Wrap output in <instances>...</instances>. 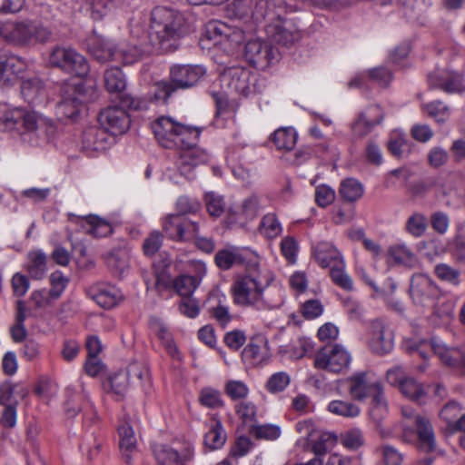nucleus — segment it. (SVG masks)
<instances>
[{
  "label": "nucleus",
  "mask_w": 465,
  "mask_h": 465,
  "mask_svg": "<svg viewBox=\"0 0 465 465\" xmlns=\"http://www.w3.org/2000/svg\"><path fill=\"white\" fill-rule=\"evenodd\" d=\"M272 277L254 270L235 280L232 294L235 304L252 307L259 311L274 310L283 303L280 287L268 288Z\"/></svg>",
  "instance_id": "obj_1"
},
{
  "label": "nucleus",
  "mask_w": 465,
  "mask_h": 465,
  "mask_svg": "<svg viewBox=\"0 0 465 465\" xmlns=\"http://www.w3.org/2000/svg\"><path fill=\"white\" fill-rule=\"evenodd\" d=\"M186 33L183 15L173 9L158 6L151 15L147 39L154 50L172 52L177 48L178 40Z\"/></svg>",
  "instance_id": "obj_2"
},
{
  "label": "nucleus",
  "mask_w": 465,
  "mask_h": 465,
  "mask_svg": "<svg viewBox=\"0 0 465 465\" xmlns=\"http://www.w3.org/2000/svg\"><path fill=\"white\" fill-rule=\"evenodd\" d=\"M0 36L15 46L29 47L51 41L53 32L36 20H6L0 22Z\"/></svg>",
  "instance_id": "obj_3"
},
{
  "label": "nucleus",
  "mask_w": 465,
  "mask_h": 465,
  "mask_svg": "<svg viewBox=\"0 0 465 465\" xmlns=\"http://www.w3.org/2000/svg\"><path fill=\"white\" fill-rule=\"evenodd\" d=\"M152 130L158 143L165 148L176 149L185 143H197L201 131L175 122L173 118L161 116L152 124Z\"/></svg>",
  "instance_id": "obj_4"
},
{
  "label": "nucleus",
  "mask_w": 465,
  "mask_h": 465,
  "mask_svg": "<svg viewBox=\"0 0 465 465\" xmlns=\"http://www.w3.org/2000/svg\"><path fill=\"white\" fill-rule=\"evenodd\" d=\"M61 100L57 104V115L64 119H74L84 104L88 101L87 90L80 79L63 84L60 90Z\"/></svg>",
  "instance_id": "obj_5"
},
{
  "label": "nucleus",
  "mask_w": 465,
  "mask_h": 465,
  "mask_svg": "<svg viewBox=\"0 0 465 465\" xmlns=\"http://www.w3.org/2000/svg\"><path fill=\"white\" fill-rule=\"evenodd\" d=\"M49 64L77 77H84L89 72L84 56L70 47H54L49 55Z\"/></svg>",
  "instance_id": "obj_6"
},
{
  "label": "nucleus",
  "mask_w": 465,
  "mask_h": 465,
  "mask_svg": "<svg viewBox=\"0 0 465 465\" xmlns=\"http://www.w3.org/2000/svg\"><path fill=\"white\" fill-rule=\"evenodd\" d=\"M351 355L340 344H328L320 349L314 357V367L330 372L340 373L349 368Z\"/></svg>",
  "instance_id": "obj_7"
},
{
  "label": "nucleus",
  "mask_w": 465,
  "mask_h": 465,
  "mask_svg": "<svg viewBox=\"0 0 465 465\" xmlns=\"http://www.w3.org/2000/svg\"><path fill=\"white\" fill-rule=\"evenodd\" d=\"M178 158L175 166L179 173L187 180L196 177V168L209 160L208 153L196 146V143L186 142L184 146H179Z\"/></svg>",
  "instance_id": "obj_8"
},
{
  "label": "nucleus",
  "mask_w": 465,
  "mask_h": 465,
  "mask_svg": "<svg viewBox=\"0 0 465 465\" xmlns=\"http://www.w3.org/2000/svg\"><path fill=\"white\" fill-rule=\"evenodd\" d=\"M166 236L174 242H193L200 233V224L183 214H172L163 222Z\"/></svg>",
  "instance_id": "obj_9"
},
{
  "label": "nucleus",
  "mask_w": 465,
  "mask_h": 465,
  "mask_svg": "<svg viewBox=\"0 0 465 465\" xmlns=\"http://www.w3.org/2000/svg\"><path fill=\"white\" fill-rule=\"evenodd\" d=\"M104 86L110 94H117L120 104L128 109L138 110L143 101L134 97L130 94L124 93L126 89V78L119 67H111L105 70L104 74Z\"/></svg>",
  "instance_id": "obj_10"
},
{
  "label": "nucleus",
  "mask_w": 465,
  "mask_h": 465,
  "mask_svg": "<svg viewBox=\"0 0 465 465\" xmlns=\"http://www.w3.org/2000/svg\"><path fill=\"white\" fill-rule=\"evenodd\" d=\"M410 295L418 306L435 307L440 290L428 275L416 273L411 280Z\"/></svg>",
  "instance_id": "obj_11"
},
{
  "label": "nucleus",
  "mask_w": 465,
  "mask_h": 465,
  "mask_svg": "<svg viewBox=\"0 0 465 465\" xmlns=\"http://www.w3.org/2000/svg\"><path fill=\"white\" fill-rule=\"evenodd\" d=\"M280 54L271 43L260 39H251L245 44L244 57L252 66L264 70L279 60Z\"/></svg>",
  "instance_id": "obj_12"
},
{
  "label": "nucleus",
  "mask_w": 465,
  "mask_h": 465,
  "mask_svg": "<svg viewBox=\"0 0 465 465\" xmlns=\"http://www.w3.org/2000/svg\"><path fill=\"white\" fill-rule=\"evenodd\" d=\"M368 335L369 347L375 354L385 355L392 351L394 347V333L385 320L378 318L371 321Z\"/></svg>",
  "instance_id": "obj_13"
},
{
  "label": "nucleus",
  "mask_w": 465,
  "mask_h": 465,
  "mask_svg": "<svg viewBox=\"0 0 465 465\" xmlns=\"http://www.w3.org/2000/svg\"><path fill=\"white\" fill-rule=\"evenodd\" d=\"M221 82L232 92L243 96L256 92V76L241 66L225 69L221 74Z\"/></svg>",
  "instance_id": "obj_14"
},
{
  "label": "nucleus",
  "mask_w": 465,
  "mask_h": 465,
  "mask_svg": "<svg viewBox=\"0 0 465 465\" xmlns=\"http://www.w3.org/2000/svg\"><path fill=\"white\" fill-rule=\"evenodd\" d=\"M428 84L431 89H440L447 94L465 93V74L463 72L437 69L428 75Z\"/></svg>",
  "instance_id": "obj_15"
},
{
  "label": "nucleus",
  "mask_w": 465,
  "mask_h": 465,
  "mask_svg": "<svg viewBox=\"0 0 465 465\" xmlns=\"http://www.w3.org/2000/svg\"><path fill=\"white\" fill-rule=\"evenodd\" d=\"M205 34L215 45L228 44L231 48L238 46L245 38L244 32L237 25H230L216 20L207 23Z\"/></svg>",
  "instance_id": "obj_16"
},
{
  "label": "nucleus",
  "mask_w": 465,
  "mask_h": 465,
  "mask_svg": "<svg viewBox=\"0 0 465 465\" xmlns=\"http://www.w3.org/2000/svg\"><path fill=\"white\" fill-rule=\"evenodd\" d=\"M126 106L108 105L98 115L100 124L114 135L124 134L130 127L131 120Z\"/></svg>",
  "instance_id": "obj_17"
},
{
  "label": "nucleus",
  "mask_w": 465,
  "mask_h": 465,
  "mask_svg": "<svg viewBox=\"0 0 465 465\" xmlns=\"http://www.w3.org/2000/svg\"><path fill=\"white\" fill-rule=\"evenodd\" d=\"M426 349L432 351L443 364L462 369L463 349L449 348L442 343L431 341V342H422L411 347V351L417 353L422 359H426Z\"/></svg>",
  "instance_id": "obj_18"
},
{
  "label": "nucleus",
  "mask_w": 465,
  "mask_h": 465,
  "mask_svg": "<svg viewBox=\"0 0 465 465\" xmlns=\"http://www.w3.org/2000/svg\"><path fill=\"white\" fill-rule=\"evenodd\" d=\"M154 49L148 42L147 35L136 37L133 35L126 45H123L119 50H116V56L124 64H133L143 57L153 53Z\"/></svg>",
  "instance_id": "obj_19"
},
{
  "label": "nucleus",
  "mask_w": 465,
  "mask_h": 465,
  "mask_svg": "<svg viewBox=\"0 0 465 465\" xmlns=\"http://www.w3.org/2000/svg\"><path fill=\"white\" fill-rule=\"evenodd\" d=\"M267 35L276 43L290 45L301 38V32L291 19L276 18L266 26Z\"/></svg>",
  "instance_id": "obj_20"
},
{
  "label": "nucleus",
  "mask_w": 465,
  "mask_h": 465,
  "mask_svg": "<svg viewBox=\"0 0 465 465\" xmlns=\"http://www.w3.org/2000/svg\"><path fill=\"white\" fill-rule=\"evenodd\" d=\"M205 74V68L201 65L177 64L171 68L170 79L177 89H187L197 84Z\"/></svg>",
  "instance_id": "obj_21"
},
{
  "label": "nucleus",
  "mask_w": 465,
  "mask_h": 465,
  "mask_svg": "<svg viewBox=\"0 0 465 465\" xmlns=\"http://www.w3.org/2000/svg\"><path fill=\"white\" fill-rule=\"evenodd\" d=\"M25 68L24 59L0 49V86L12 84Z\"/></svg>",
  "instance_id": "obj_22"
},
{
  "label": "nucleus",
  "mask_w": 465,
  "mask_h": 465,
  "mask_svg": "<svg viewBox=\"0 0 465 465\" xmlns=\"http://www.w3.org/2000/svg\"><path fill=\"white\" fill-rule=\"evenodd\" d=\"M349 392L351 396L357 401H363L367 397H373L383 390L379 382H371L367 379L366 372H359L348 380Z\"/></svg>",
  "instance_id": "obj_23"
},
{
  "label": "nucleus",
  "mask_w": 465,
  "mask_h": 465,
  "mask_svg": "<svg viewBox=\"0 0 465 465\" xmlns=\"http://www.w3.org/2000/svg\"><path fill=\"white\" fill-rule=\"evenodd\" d=\"M88 294L100 307L111 309L123 300L121 291L114 285H97L90 288Z\"/></svg>",
  "instance_id": "obj_24"
},
{
  "label": "nucleus",
  "mask_w": 465,
  "mask_h": 465,
  "mask_svg": "<svg viewBox=\"0 0 465 465\" xmlns=\"http://www.w3.org/2000/svg\"><path fill=\"white\" fill-rule=\"evenodd\" d=\"M87 48L90 54L101 63L110 60L118 61L114 45L95 33L88 37Z\"/></svg>",
  "instance_id": "obj_25"
},
{
  "label": "nucleus",
  "mask_w": 465,
  "mask_h": 465,
  "mask_svg": "<svg viewBox=\"0 0 465 465\" xmlns=\"http://www.w3.org/2000/svg\"><path fill=\"white\" fill-rule=\"evenodd\" d=\"M75 223L84 232L94 237H106L113 233V226L106 220L94 214L76 217Z\"/></svg>",
  "instance_id": "obj_26"
},
{
  "label": "nucleus",
  "mask_w": 465,
  "mask_h": 465,
  "mask_svg": "<svg viewBox=\"0 0 465 465\" xmlns=\"http://www.w3.org/2000/svg\"><path fill=\"white\" fill-rule=\"evenodd\" d=\"M21 94L30 104L43 103L47 96L45 83L38 77L25 79L21 83Z\"/></svg>",
  "instance_id": "obj_27"
},
{
  "label": "nucleus",
  "mask_w": 465,
  "mask_h": 465,
  "mask_svg": "<svg viewBox=\"0 0 465 465\" xmlns=\"http://www.w3.org/2000/svg\"><path fill=\"white\" fill-rule=\"evenodd\" d=\"M314 258L322 268L331 267L342 263L343 259L340 252L330 242H320L314 248Z\"/></svg>",
  "instance_id": "obj_28"
},
{
  "label": "nucleus",
  "mask_w": 465,
  "mask_h": 465,
  "mask_svg": "<svg viewBox=\"0 0 465 465\" xmlns=\"http://www.w3.org/2000/svg\"><path fill=\"white\" fill-rule=\"evenodd\" d=\"M261 208L262 203L260 197L256 194H252L242 202V212L238 214V216H240L239 218L236 217V213H232V211H229L226 223L228 225H232L233 223L243 224L244 221L242 219V216L244 217V220H252L257 216Z\"/></svg>",
  "instance_id": "obj_29"
},
{
  "label": "nucleus",
  "mask_w": 465,
  "mask_h": 465,
  "mask_svg": "<svg viewBox=\"0 0 465 465\" xmlns=\"http://www.w3.org/2000/svg\"><path fill=\"white\" fill-rule=\"evenodd\" d=\"M282 9L281 2L276 4L273 0H253L252 20L261 22L268 18L272 22L280 18Z\"/></svg>",
  "instance_id": "obj_30"
},
{
  "label": "nucleus",
  "mask_w": 465,
  "mask_h": 465,
  "mask_svg": "<svg viewBox=\"0 0 465 465\" xmlns=\"http://www.w3.org/2000/svg\"><path fill=\"white\" fill-rule=\"evenodd\" d=\"M415 423L419 437V449L424 452L435 450L436 443L433 430L430 420L422 416H415Z\"/></svg>",
  "instance_id": "obj_31"
},
{
  "label": "nucleus",
  "mask_w": 465,
  "mask_h": 465,
  "mask_svg": "<svg viewBox=\"0 0 465 465\" xmlns=\"http://www.w3.org/2000/svg\"><path fill=\"white\" fill-rule=\"evenodd\" d=\"M119 448L126 463H131L132 454L136 451V438L133 428L124 422L118 427Z\"/></svg>",
  "instance_id": "obj_32"
},
{
  "label": "nucleus",
  "mask_w": 465,
  "mask_h": 465,
  "mask_svg": "<svg viewBox=\"0 0 465 465\" xmlns=\"http://www.w3.org/2000/svg\"><path fill=\"white\" fill-rule=\"evenodd\" d=\"M47 258L41 250H34L27 254L26 271L31 278L40 280L46 272Z\"/></svg>",
  "instance_id": "obj_33"
},
{
  "label": "nucleus",
  "mask_w": 465,
  "mask_h": 465,
  "mask_svg": "<svg viewBox=\"0 0 465 465\" xmlns=\"http://www.w3.org/2000/svg\"><path fill=\"white\" fill-rule=\"evenodd\" d=\"M297 138V133L292 127H281L271 135V141L276 149L284 152H290L294 148Z\"/></svg>",
  "instance_id": "obj_34"
},
{
  "label": "nucleus",
  "mask_w": 465,
  "mask_h": 465,
  "mask_svg": "<svg viewBox=\"0 0 465 465\" xmlns=\"http://www.w3.org/2000/svg\"><path fill=\"white\" fill-rule=\"evenodd\" d=\"M208 432L204 435V445L210 450L220 449L226 441V433L222 422L213 418L208 422Z\"/></svg>",
  "instance_id": "obj_35"
},
{
  "label": "nucleus",
  "mask_w": 465,
  "mask_h": 465,
  "mask_svg": "<svg viewBox=\"0 0 465 465\" xmlns=\"http://www.w3.org/2000/svg\"><path fill=\"white\" fill-rule=\"evenodd\" d=\"M216 265L222 270H229L236 264H242L244 258L237 247H230L220 250L216 252L215 257Z\"/></svg>",
  "instance_id": "obj_36"
},
{
  "label": "nucleus",
  "mask_w": 465,
  "mask_h": 465,
  "mask_svg": "<svg viewBox=\"0 0 465 465\" xmlns=\"http://www.w3.org/2000/svg\"><path fill=\"white\" fill-rule=\"evenodd\" d=\"M388 412L387 401L383 395V390L374 394L371 398L370 407V417L375 423L376 427H381V423L385 419Z\"/></svg>",
  "instance_id": "obj_37"
},
{
  "label": "nucleus",
  "mask_w": 465,
  "mask_h": 465,
  "mask_svg": "<svg viewBox=\"0 0 465 465\" xmlns=\"http://www.w3.org/2000/svg\"><path fill=\"white\" fill-rule=\"evenodd\" d=\"M21 119H23L22 110L0 107V131L19 130Z\"/></svg>",
  "instance_id": "obj_38"
},
{
  "label": "nucleus",
  "mask_w": 465,
  "mask_h": 465,
  "mask_svg": "<svg viewBox=\"0 0 465 465\" xmlns=\"http://www.w3.org/2000/svg\"><path fill=\"white\" fill-rule=\"evenodd\" d=\"M362 184L353 178H347L341 183L339 193L347 202H355L363 194Z\"/></svg>",
  "instance_id": "obj_39"
},
{
  "label": "nucleus",
  "mask_w": 465,
  "mask_h": 465,
  "mask_svg": "<svg viewBox=\"0 0 465 465\" xmlns=\"http://www.w3.org/2000/svg\"><path fill=\"white\" fill-rule=\"evenodd\" d=\"M388 257L397 264L412 266L415 262V255L405 244H395L388 249Z\"/></svg>",
  "instance_id": "obj_40"
},
{
  "label": "nucleus",
  "mask_w": 465,
  "mask_h": 465,
  "mask_svg": "<svg viewBox=\"0 0 465 465\" xmlns=\"http://www.w3.org/2000/svg\"><path fill=\"white\" fill-rule=\"evenodd\" d=\"M312 439L313 440L309 441V445H312V451L315 456L320 457L324 455L336 441L335 436L320 430H317V434Z\"/></svg>",
  "instance_id": "obj_41"
},
{
  "label": "nucleus",
  "mask_w": 465,
  "mask_h": 465,
  "mask_svg": "<svg viewBox=\"0 0 465 465\" xmlns=\"http://www.w3.org/2000/svg\"><path fill=\"white\" fill-rule=\"evenodd\" d=\"M199 282L200 281L196 277L183 274L175 279L173 287L182 298L191 297Z\"/></svg>",
  "instance_id": "obj_42"
},
{
  "label": "nucleus",
  "mask_w": 465,
  "mask_h": 465,
  "mask_svg": "<svg viewBox=\"0 0 465 465\" xmlns=\"http://www.w3.org/2000/svg\"><path fill=\"white\" fill-rule=\"evenodd\" d=\"M260 231L269 239L276 238L281 234L282 227L275 213H267L262 217Z\"/></svg>",
  "instance_id": "obj_43"
},
{
  "label": "nucleus",
  "mask_w": 465,
  "mask_h": 465,
  "mask_svg": "<svg viewBox=\"0 0 465 465\" xmlns=\"http://www.w3.org/2000/svg\"><path fill=\"white\" fill-rule=\"evenodd\" d=\"M384 465H401L403 461V454L391 444H381L376 449Z\"/></svg>",
  "instance_id": "obj_44"
},
{
  "label": "nucleus",
  "mask_w": 465,
  "mask_h": 465,
  "mask_svg": "<svg viewBox=\"0 0 465 465\" xmlns=\"http://www.w3.org/2000/svg\"><path fill=\"white\" fill-rule=\"evenodd\" d=\"M421 108L430 117L434 118L437 123H444L450 117V108L441 101H433L422 104Z\"/></svg>",
  "instance_id": "obj_45"
},
{
  "label": "nucleus",
  "mask_w": 465,
  "mask_h": 465,
  "mask_svg": "<svg viewBox=\"0 0 465 465\" xmlns=\"http://www.w3.org/2000/svg\"><path fill=\"white\" fill-rule=\"evenodd\" d=\"M328 411L335 415L354 418L360 414V409L355 404L344 401H332L328 405Z\"/></svg>",
  "instance_id": "obj_46"
},
{
  "label": "nucleus",
  "mask_w": 465,
  "mask_h": 465,
  "mask_svg": "<svg viewBox=\"0 0 465 465\" xmlns=\"http://www.w3.org/2000/svg\"><path fill=\"white\" fill-rule=\"evenodd\" d=\"M363 432L359 428L351 429L341 435V443L348 450H356L364 445Z\"/></svg>",
  "instance_id": "obj_47"
},
{
  "label": "nucleus",
  "mask_w": 465,
  "mask_h": 465,
  "mask_svg": "<svg viewBox=\"0 0 465 465\" xmlns=\"http://www.w3.org/2000/svg\"><path fill=\"white\" fill-rule=\"evenodd\" d=\"M345 264L344 261L339 265H335L330 269V276L332 282L346 291H352L353 282L351 278L344 271Z\"/></svg>",
  "instance_id": "obj_48"
},
{
  "label": "nucleus",
  "mask_w": 465,
  "mask_h": 465,
  "mask_svg": "<svg viewBox=\"0 0 465 465\" xmlns=\"http://www.w3.org/2000/svg\"><path fill=\"white\" fill-rule=\"evenodd\" d=\"M399 389L404 396L411 401H420L425 396L422 384L412 377L405 381Z\"/></svg>",
  "instance_id": "obj_49"
},
{
  "label": "nucleus",
  "mask_w": 465,
  "mask_h": 465,
  "mask_svg": "<svg viewBox=\"0 0 465 465\" xmlns=\"http://www.w3.org/2000/svg\"><path fill=\"white\" fill-rule=\"evenodd\" d=\"M153 452L159 465H176L181 460L179 453L165 445L157 446Z\"/></svg>",
  "instance_id": "obj_50"
},
{
  "label": "nucleus",
  "mask_w": 465,
  "mask_h": 465,
  "mask_svg": "<svg viewBox=\"0 0 465 465\" xmlns=\"http://www.w3.org/2000/svg\"><path fill=\"white\" fill-rule=\"evenodd\" d=\"M129 380L128 373L124 371H119L112 375L109 378L112 391L119 398H123L128 391Z\"/></svg>",
  "instance_id": "obj_51"
},
{
  "label": "nucleus",
  "mask_w": 465,
  "mask_h": 465,
  "mask_svg": "<svg viewBox=\"0 0 465 465\" xmlns=\"http://www.w3.org/2000/svg\"><path fill=\"white\" fill-rule=\"evenodd\" d=\"M204 203L208 213L213 217L221 216L225 210V203L223 197L213 192L205 193Z\"/></svg>",
  "instance_id": "obj_52"
},
{
  "label": "nucleus",
  "mask_w": 465,
  "mask_h": 465,
  "mask_svg": "<svg viewBox=\"0 0 465 465\" xmlns=\"http://www.w3.org/2000/svg\"><path fill=\"white\" fill-rule=\"evenodd\" d=\"M295 428L297 432L304 436L303 440L300 439L297 441V445L302 446L304 450L307 449L309 441L313 440L312 438L317 434L318 430H316L314 423L311 420L298 421Z\"/></svg>",
  "instance_id": "obj_53"
},
{
  "label": "nucleus",
  "mask_w": 465,
  "mask_h": 465,
  "mask_svg": "<svg viewBox=\"0 0 465 465\" xmlns=\"http://www.w3.org/2000/svg\"><path fill=\"white\" fill-rule=\"evenodd\" d=\"M256 439L273 440L280 437L281 429L272 424L253 425L250 430Z\"/></svg>",
  "instance_id": "obj_54"
},
{
  "label": "nucleus",
  "mask_w": 465,
  "mask_h": 465,
  "mask_svg": "<svg viewBox=\"0 0 465 465\" xmlns=\"http://www.w3.org/2000/svg\"><path fill=\"white\" fill-rule=\"evenodd\" d=\"M406 231L414 237H420L426 231V217L421 213L410 216L405 225Z\"/></svg>",
  "instance_id": "obj_55"
},
{
  "label": "nucleus",
  "mask_w": 465,
  "mask_h": 465,
  "mask_svg": "<svg viewBox=\"0 0 465 465\" xmlns=\"http://www.w3.org/2000/svg\"><path fill=\"white\" fill-rule=\"evenodd\" d=\"M434 272L439 279L453 285L460 283V272L446 263L437 264Z\"/></svg>",
  "instance_id": "obj_56"
},
{
  "label": "nucleus",
  "mask_w": 465,
  "mask_h": 465,
  "mask_svg": "<svg viewBox=\"0 0 465 465\" xmlns=\"http://www.w3.org/2000/svg\"><path fill=\"white\" fill-rule=\"evenodd\" d=\"M291 378L288 373L280 371L273 373L266 382V389L271 393H278L285 390L290 384Z\"/></svg>",
  "instance_id": "obj_57"
},
{
  "label": "nucleus",
  "mask_w": 465,
  "mask_h": 465,
  "mask_svg": "<svg viewBox=\"0 0 465 465\" xmlns=\"http://www.w3.org/2000/svg\"><path fill=\"white\" fill-rule=\"evenodd\" d=\"M199 400L202 405L211 409L220 408L223 405L220 391L212 388L203 389Z\"/></svg>",
  "instance_id": "obj_58"
},
{
  "label": "nucleus",
  "mask_w": 465,
  "mask_h": 465,
  "mask_svg": "<svg viewBox=\"0 0 465 465\" xmlns=\"http://www.w3.org/2000/svg\"><path fill=\"white\" fill-rule=\"evenodd\" d=\"M30 300L34 302L36 309H44L51 306L56 300L53 297L51 291L46 289L35 290L31 295Z\"/></svg>",
  "instance_id": "obj_59"
},
{
  "label": "nucleus",
  "mask_w": 465,
  "mask_h": 465,
  "mask_svg": "<svg viewBox=\"0 0 465 465\" xmlns=\"http://www.w3.org/2000/svg\"><path fill=\"white\" fill-rule=\"evenodd\" d=\"M163 235L160 232H158V231L152 232L148 235V237L145 238L143 244V249L144 254L147 256L154 255L161 248L162 243H163Z\"/></svg>",
  "instance_id": "obj_60"
},
{
  "label": "nucleus",
  "mask_w": 465,
  "mask_h": 465,
  "mask_svg": "<svg viewBox=\"0 0 465 465\" xmlns=\"http://www.w3.org/2000/svg\"><path fill=\"white\" fill-rule=\"evenodd\" d=\"M253 0H234L231 10L240 19H252Z\"/></svg>",
  "instance_id": "obj_61"
},
{
  "label": "nucleus",
  "mask_w": 465,
  "mask_h": 465,
  "mask_svg": "<svg viewBox=\"0 0 465 465\" xmlns=\"http://www.w3.org/2000/svg\"><path fill=\"white\" fill-rule=\"evenodd\" d=\"M238 417L244 423H251L256 420V406L250 401H242L235 406Z\"/></svg>",
  "instance_id": "obj_62"
},
{
  "label": "nucleus",
  "mask_w": 465,
  "mask_h": 465,
  "mask_svg": "<svg viewBox=\"0 0 465 465\" xmlns=\"http://www.w3.org/2000/svg\"><path fill=\"white\" fill-rule=\"evenodd\" d=\"M281 252L289 262L294 263L298 252V243L296 240L292 236L284 237L281 242Z\"/></svg>",
  "instance_id": "obj_63"
},
{
  "label": "nucleus",
  "mask_w": 465,
  "mask_h": 465,
  "mask_svg": "<svg viewBox=\"0 0 465 465\" xmlns=\"http://www.w3.org/2000/svg\"><path fill=\"white\" fill-rule=\"evenodd\" d=\"M179 312L185 317L195 318L200 312L199 302L193 296L182 298Z\"/></svg>",
  "instance_id": "obj_64"
}]
</instances>
